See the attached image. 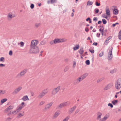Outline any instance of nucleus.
Returning a JSON list of instances; mask_svg holds the SVG:
<instances>
[{
    "mask_svg": "<svg viewBox=\"0 0 121 121\" xmlns=\"http://www.w3.org/2000/svg\"><path fill=\"white\" fill-rule=\"evenodd\" d=\"M39 52V50L38 47L37 46L30 48L29 51L30 53H37Z\"/></svg>",
    "mask_w": 121,
    "mask_h": 121,
    "instance_id": "1",
    "label": "nucleus"
},
{
    "mask_svg": "<svg viewBox=\"0 0 121 121\" xmlns=\"http://www.w3.org/2000/svg\"><path fill=\"white\" fill-rule=\"evenodd\" d=\"M60 86H59L53 88L51 91V94L52 95H55L57 94L60 89Z\"/></svg>",
    "mask_w": 121,
    "mask_h": 121,
    "instance_id": "2",
    "label": "nucleus"
},
{
    "mask_svg": "<svg viewBox=\"0 0 121 121\" xmlns=\"http://www.w3.org/2000/svg\"><path fill=\"white\" fill-rule=\"evenodd\" d=\"M48 89L44 90L37 96V98L39 99H41L43 98L48 92Z\"/></svg>",
    "mask_w": 121,
    "mask_h": 121,
    "instance_id": "3",
    "label": "nucleus"
},
{
    "mask_svg": "<svg viewBox=\"0 0 121 121\" xmlns=\"http://www.w3.org/2000/svg\"><path fill=\"white\" fill-rule=\"evenodd\" d=\"M116 88L118 90L121 87V78L118 79L116 82L115 85Z\"/></svg>",
    "mask_w": 121,
    "mask_h": 121,
    "instance_id": "4",
    "label": "nucleus"
},
{
    "mask_svg": "<svg viewBox=\"0 0 121 121\" xmlns=\"http://www.w3.org/2000/svg\"><path fill=\"white\" fill-rule=\"evenodd\" d=\"M113 47H111L109 49L108 54V59L109 60H111L112 59L113 56L112 54V50Z\"/></svg>",
    "mask_w": 121,
    "mask_h": 121,
    "instance_id": "5",
    "label": "nucleus"
},
{
    "mask_svg": "<svg viewBox=\"0 0 121 121\" xmlns=\"http://www.w3.org/2000/svg\"><path fill=\"white\" fill-rule=\"evenodd\" d=\"M28 70V69H24L21 71L20 73L17 74V77H21L24 76Z\"/></svg>",
    "mask_w": 121,
    "mask_h": 121,
    "instance_id": "6",
    "label": "nucleus"
},
{
    "mask_svg": "<svg viewBox=\"0 0 121 121\" xmlns=\"http://www.w3.org/2000/svg\"><path fill=\"white\" fill-rule=\"evenodd\" d=\"M38 42V41L37 40H32L30 45V48L37 46Z\"/></svg>",
    "mask_w": 121,
    "mask_h": 121,
    "instance_id": "7",
    "label": "nucleus"
},
{
    "mask_svg": "<svg viewBox=\"0 0 121 121\" xmlns=\"http://www.w3.org/2000/svg\"><path fill=\"white\" fill-rule=\"evenodd\" d=\"M67 39H55L56 43L63 42L66 41Z\"/></svg>",
    "mask_w": 121,
    "mask_h": 121,
    "instance_id": "8",
    "label": "nucleus"
},
{
    "mask_svg": "<svg viewBox=\"0 0 121 121\" xmlns=\"http://www.w3.org/2000/svg\"><path fill=\"white\" fill-rule=\"evenodd\" d=\"M22 88L21 86H19L15 89L13 91V94H16L18 93Z\"/></svg>",
    "mask_w": 121,
    "mask_h": 121,
    "instance_id": "9",
    "label": "nucleus"
},
{
    "mask_svg": "<svg viewBox=\"0 0 121 121\" xmlns=\"http://www.w3.org/2000/svg\"><path fill=\"white\" fill-rule=\"evenodd\" d=\"M15 16L12 13H10L8 14L7 18L8 20H11L12 18H13Z\"/></svg>",
    "mask_w": 121,
    "mask_h": 121,
    "instance_id": "10",
    "label": "nucleus"
},
{
    "mask_svg": "<svg viewBox=\"0 0 121 121\" xmlns=\"http://www.w3.org/2000/svg\"><path fill=\"white\" fill-rule=\"evenodd\" d=\"M76 108V106H74L73 107L70 108L68 111L69 114H71L74 111Z\"/></svg>",
    "mask_w": 121,
    "mask_h": 121,
    "instance_id": "11",
    "label": "nucleus"
},
{
    "mask_svg": "<svg viewBox=\"0 0 121 121\" xmlns=\"http://www.w3.org/2000/svg\"><path fill=\"white\" fill-rule=\"evenodd\" d=\"M113 86L112 83H110L108 84L104 88V90H107L108 89L112 87Z\"/></svg>",
    "mask_w": 121,
    "mask_h": 121,
    "instance_id": "12",
    "label": "nucleus"
},
{
    "mask_svg": "<svg viewBox=\"0 0 121 121\" xmlns=\"http://www.w3.org/2000/svg\"><path fill=\"white\" fill-rule=\"evenodd\" d=\"M60 110L57 111L55 113L53 116V118L54 119L56 118L60 114Z\"/></svg>",
    "mask_w": 121,
    "mask_h": 121,
    "instance_id": "13",
    "label": "nucleus"
},
{
    "mask_svg": "<svg viewBox=\"0 0 121 121\" xmlns=\"http://www.w3.org/2000/svg\"><path fill=\"white\" fill-rule=\"evenodd\" d=\"M52 102H51L47 104L45 106V109L46 110L49 109L53 104Z\"/></svg>",
    "mask_w": 121,
    "mask_h": 121,
    "instance_id": "14",
    "label": "nucleus"
},
{
    "mask_svg": "<svg viewBox=\"0 0 121 121\" xmlns=\"http://www.w3.org/2000/svg\"><path fill=\"white\" fill-rule=\"evenodd\" d=\"M102 114L99 112H98L97 113V120H101V116H102Z\"/></svg>",
    "mask_w": 121,
    "mask_h": 121,
    "instance_id": "15",
    "label": "nucleus"
},
{
    "mask_svg": "<svg viewBox=\"0 0 121 121\" xmlns=\"http://www.w3.org/2000/svg\"><path fill=\"white\" fill-rule=\"evenodd\" d=\"M22 99L24 101H26L27 100H29V99L28 98V96L27 95L24 96Z\"/></svg>",
    "mask_w": 121,
    "mask_h": 121,
    "instance_id": "16",
    "label": "nucleus"
},
{
    "mask_svg": "<svg viewBox=\"0 0 121 121\" xmlns=\"http://www.w3.org/2000/svg\"><path fill=\"white\" fill-rule=\"evenodd\" d=\"M62 103L64 107L68 106L70 103V102L69 101L64 102Z\"/></svg>",
    "mask_w": 121,
    "mask_h": 121,
    "instance_id": "17",
    "label": "nucleus"
},
{
    "mask_svg": "<svg viewBox=\"0 0 121 121\" xmlns=\"http://www.w3.org/2000/svg\"><path fill=\"white\" fill-rule=\"evenodd\" d=\"M88 73H86L84 74L83 75H81V77L82 80L85 78L88 75Z\"/></svg>",
    "mask_w": 121,
    "mask_h": 121,
    "instance_id": "18",
    "label": "nucleus"
},
{
    "mask_svg": "<svg viewBox=\"0 0 121 121\" xmlns=\"http://www.w3.org/2000/svg\"><path fill=\"white\" fill-rule=\"evenodd\" d=\"M63 104V103H62L58 105L56 107V109H59L61 108H62L64 107Z\"/></svg>",
    "mask_w": 121,
    "mask_h": 121,
    "instance_id": "19",
    "label": "nucleus"
},
{
    "mask_svg": "<svg viewBox=\"0 0 121 121\" xmlns=\"http://www.w3.org/2000/svg\"><path fill=\"white\" fill-rule=\"evenodd\" d=\"M100 27H101V28L99 29V31L100 33L104 32V27L102 25L100 26Z\"/></svg>",
    "mask_w": 121,
    "mask_h": 121,
    "instance_id": "20",
    "label": "nucleus"
},
{
    "mask_svg": "<svg viewBox=\"0 0 121 121\" xmlns=\"http://www.w3.org/2000/svg\"><path fill=\"white\" fill-rule=\"evenodd\" d=\"M83 49V48H81L78 51V52L80 53L81 55H82L84 52Z\"/></svg>",
    "mask_w": 121,
    "mask_h": 121,
    "instance_id": "21",
    "label": "nucleus"
},
{
    "mask_svg": "<svg viewBox=\"0 0 121 121\" xmlns=\"http://www.w3.org/2000/svg\"><path fill=\"white\" fill-rule=\"evenodd\" d=\"M113 13L114 14L117 15L118 14V10L116 9H114L113 11Z\"/></svg>",
    "mask_w": 121,
    "mask_h": 121,
    "instance_id": "22",
    "label": "nucleus"
},
{
    "mask_svg": "<svg viewBox=\"0 0 121 121\" xmlns=\"http://www.w3.org/2000/svg\"><path fill=\"white\" fill-rule=\"evenodd\" d=\"M106 14L108 15H110V11L109 9H106Z\"/></svg>",
    "mask_w": 121,
    "mask_h": 121,
    "instance_id": "23",
    "label": "nucleus"
},
{
    "mask_svg": "<svg viewBox=\"0 0 121 121\" xmlns=\"http://www.w3.org/2000/svg\"><path fill=\"white\" fill-rule=\"evenodd\" d=\"M23 108L21 106H20L16 110L17 111V112H18L21 110Z\"/></svg>",
    "mask_w": 121,
    "mask_h": 121,
    "instance_id": "24",
    "label": "nucleus"
},
{
    "mask_svg": "<svg viewBox=\"0 0 121 121\" xmlns=\"http://www.w3.org/2000/svg\"><path fill=\"white\" fill-rule=\"evenodd\" d=\"M16 112H17V111L16 110L13 111H10L8 113V115H10Z\"/></svg>",
    "mask_w": 121,
    "mask_h": 121,
    "instance_id": "25",
    "label": "nucleus"
},
{
    "mask_svg": "<svg viewBox=\"0 0 121 121\" xmlns=\"http://www.w3.org/2000/svg\"><path fill=\"white\" fill-rule=\"evenodd\" d=\"M79 44L77 45L76 46L74 47L73 48L74 50L75 51L79 49Z\"/></svg>",
    "mask_w": 121,
    "mask_h": 121,
    "instance_id": "26",
    "label": "nucleus"
},
{
    "mask_svg": "<svg viewBox=\"0 0 121 121\" xmlns=\"http://www.w3.org/2000/svg\"><path fill=\"white\" fill-rule=\"evenodd\" d=\"M7 100V99L6 98L3 99L1 100V103L2 104L3 103L5 102Z\"/></svg>",
    "mask_w": 121,
    "mask_h": 121,
    "instance_id": "27",
    "label": "nucleus"
},
{
    "mask_svg": "<svg viewBox=\"0 0 121 121\" xmlns=\"http://www.w3.org/2000/svg\"><path fill=\"white\" fill-rule=\"evenodd\" d=\"M46 43V41H42L40 42L39 45H44Z\"/></svg>",
    "mask_w": 121,
    "mask_h": 121,
    "instance_id": "28",
    "label": "nucleus"
},
{
    "mask_svg": "<svg viewBox=\"0 0 121 121\" xmlns=\"http://www.w3.org/2000/svg\"><path fill=\"white\" fill-rule=\"evenodd\" d=\"M23 116V114H22L21 113H19L17 116V118H19Z\"/></svg>",
    "mask_w": 121,
    "mask_h": 121,
    "instance_id": "29",
    "label": "nucleus"
},
{
    "mask_svg": "<svg viewBox=\"0 0 121 121\" xmlns=\"http://www.w3.org/2000/svg\"><path fill=\"white\" fill-rule=\"evenodd\" d=\"M80 82L78 78L75 80L74 81V83L75 84H78Z\"/></svg>",
    "mask_w": 121,
    "mask_h": 121,
    "instance_id": "30",
    "label": "nucleus"
},
{
    "mask_svg": "<svg viewBox=\"0 0 121 121\" xmlns=\"http://www.w3.org/2000/svg\"><path fill=\"white\" fill-rule=\"evenodd\" d=\"M14 107V106L13 105H10L9 107H8V108L9 109V110H10L11 109H13Z\"/></svg>",
    "mask_w": 121,
    "mask_h": 121,
    "instance_id": "31",
    "label": "nucleus"
},
{
    "mask_svg": "<svg viewBox=\"0 0 121 121\" xmlns=\"http://www.w3.org/2000/svg\"><path fill=\"white\" fill-rule=\"evenodd\" d=\"M118 102V100H113L112 101V103L114 105H115Z\"/></svg>",
    "mask_w": 121,
    "mask_h": 121,
    "instance_id": "32",
    "label": "nucleus"
},
{
    "mask_svg": "<svg viewBox=\"0 0 121 121\" xmlns=\"http://www.w3.org/2000/svg\"><path fill=\"white\" fill-rule=\"evenodd\" d=\"M116 69H114L112 70H111L110 73H115L116 72Z\"/></svg>",
    "mask_w": 121,
    "mask_h": 121,
    "instance_id": "33",
    "label": "nucleus"
},
{
    "mask_svg": "<svg viewBox=\"0 0 121 121\" xmlns=\"http://www.w3.org/2000/svg\"><path fill=\"white\" fill-rule=\"evenodd\" d=\"M70 116H67L63 120V121H67L69 118Z\"/></svg>",
    "mask_w": 121,
    "mask_h": 121,
    "instance_id": "34",
    "label": "nucleus"
},
{
    "mask_svg": "<svg viewBox=\"0 0 121 121\" xmlns=\"http://www.w3.org/2000/svg\"><path fill=\"white\" fill-rule=\"evenodd\" d=\"M5 93V90H0V95L3 94Z\"/></svg>",
    "mask_w": 121,
    "mask_h": 121,
    "instance_id": "35",
    "label": "nucleus"
},
{
    "mask_svg": "<svg viewBox=\"0 0 121 121\" xmlns=\"http://www.w3.org/2000/svg\"><path fill=\"white\" fill-rule=\"evenodd\" d=\"M119 35L118 36L119 39L121 40V30H120V31L119 32Z\"/></svg>",
    "mask_w": 121,
    "mask_h": 121,
    "instance_id": "36",
    "label": "nucleus"
},
{
    "mask_svg": "<svg viewBox=\"0 0 121 121\" xmlns=\"http://www.w3.org/2000/svg\"><path fill=\"white\" fill-rule=\"evenodd\" d=\"M26 105V104H25L24 103V102H22L20 105L23 108Z\"/></svg>",
    "mask_w": 121,
    "mask_h": 121,
    "instance_id": "37",
    "label": "nucleus"
},
{
    "mask_svg": "<svg viewBox=\"0 0 121 121\" xmlns=\"http://www.w3.org/2000/svg\"><path fill=\"white\" fill-rule=\"evenodd\" d=\"M103 23L104 24H106L107 23V21L105 19H103L102 20Z\"/></svg>",
    "mask_w": 121,
    "mask_h": 121,
    "instance_id": "38",
    "label": "nucleus"
},
{
    "mask_svg": "<svg viewBox=\"0 0 121 121\" xmlns=\"http://www.w3.org/2000/svg\"><path fill=\"white\" fill-rule=\"evenodd\" d=\"M69 69V67L68 66H66L65 67L64 69V71L65 72H66Z\"/></svg>",
    "mask_w": 121,
    "mask_h": 121,
    "instance_id": "39",
    "label": "nucleus"
},
{
    "mask_svg": "<svg viewBox=\"0 0 121 121\" xmlns=\"http://www.w3.org/2000/svg\"><path fill=\"white\" fill-rule=\"evenodd\" d=\"M95 4L97 6H99L100 5V3H99L97 1H96L95 2Z\"/></svg>",
    "mask_w": 121,
    "mask_h": 121,
    "instance_id": "40",
    "label": "nucleus"
},
{
    "mask_svg": "<svg viewBox=\"0 0 121 121\" xmlns=\"http://www.w3.org/2000/svg\"><path fill=\"white\" fill-rule=\"evenodd\" d=\"M86 63L87 65H89L90 64V61L89 60H87L86 61Z\"/></svg>",
    "mask_w": 121,
    "mask_h": 121,
    "instance_id": "41",
    "label": "nucleus"
},
{
    "mask_svg": "<svg viewBox=\"0 0 121 121\" xmlns=\"http://www.w3.org/2000/svg\"><path fill=\"white\" fill-rule=\"evenodd\" d=\"M104 52H101L99 54V56L100 57H101L102 56L104 55Z\"/></svg>",
    "mask_w": 121,
    "mask_h": 121,
    "instance_id": "42",
    "label": "nucleus"
},
{
    "mask_svg": "<svg viewBox=\"0 0 121 121\" xmlns=\"http://www.w3.org/2000/svg\"><path fill=\"white\" fill-rule=\"evenodd\" d=\"M93 2L92 1H89L87 2V4H89V5H91L92 4Z\"/></svg>",
    "mask_w": 121,
    "mask_h": 121,
    "instance_id": "43",
    "label": "nucleus"
},
{
    "mask_svg": "<svg viewBox=\"0 0 121 121\" xmlns=\"http://www.w3.org/2000/svg\"><path fill=\"white\" fill-rule=\"evenodd\" d=\"M107 118L108 117L104 116V117L101 120L103 121H105L107 119Z\"/></svg>",
    "mask_w": 121,
    "mask_h": 121,
    "instance_id": "44",
    "label": "nucleus"
},
{
    "mask_svg": "<svg viewBox=\"0 0 121 121\" xmlns=\"http://www.w3.org/2000/svg\"><path fill=\"white\" fill-rule=\"evenodd\" d=\"M56 0H50V3H51L52 4L54 3H56Z\"/></svg>",
    "mask_w": 121,
    "mask_h": 121,
    "instance_id": "45",
    "label": "nucleus"
},
{
    "mask_svg": "<svg viewBox=\"0 0 121 121\" xmlns=\"http://www.w3.org/2000/svg\"><path fill=\"white\" fill-rule=\"evenodd\" d=\"M54 44H56L55 42V39L53 41H52L50 42V44L52 45Z\"/></svg>",
    "mask_w": 121,
    "mask_h": 121,
    "instance_id": "46",
    "label": "nucleus"
},
{
    "mask_svg": "<svg viewBox=\"0 0 121 121\" xmlns=\"http://www.w3.org/2000/svg\"><path fill=\"white\" fill-rule=\"evenodd\" d=\"M9 111V109L7 108L6 109L4 110V112L5 113H7Z\"/></svg>",
    "mask_w": 121,
    "mask_h": 121,
    "instance_id": "47",
    "label": "nucleus"
},
{
    "mask_svg": "<svg viewBox=\"0 0 121 121\" xmlns=\"http://www.w3.org/2000/svg\"><path fill=\"white\" fill-rule=\"evenodd\" d=\"M40 25V23H36L35 24V26L37 28Z\"/></svg>",
    "mask_w": 121,
    "mask_h": 121,
    "instance_id": "48",
    "label": "nucleus"
},
{
    "mask_svg": "<svg viewBox=\"0 0 121 121\" xmlns=\"http://www.w3.org/2000/svg\"><path fill=\"white\" fill-rule=\"evenodd\" d=\"M108 106H110L111 108H112L113 107V105L112 104L110 103H109L108 104Z\"/></svg>",
    "mask_w": 121,
    "mask_h": 121,
    "instance_id": "49",
    "label": "nucleus"
},
{
    "mask_svg": "<svg viewBox=\"0 0 121 121\" xmlns=\"http://www.w3.org/2000/svg\"><path fill=\"white\" fill-rule=\"evenodd\" d=\"M102 17L103 18H105L106 19H107V16L105 14H104L102 15Z\"/></svg>",
    "mask_w": 121,
    "mask_h": 121,
    "instance_id": "50",
    "label": "nucleus"
},
{
    "mask_svg": "<svg viewBox=\"0 0 121 121\" xmlns=\"http://www.w3.org/2000/svg\"><path fill=\"white\" fill-rule=\"evenodd\" d=\"M99 11V10L98 9H95V13L96 14L98 13Z\"/></svg>",
    "mask_w": 121,
    "mask_h": 121,
    "instance_id": "51",
    "label": "nucleus"
},
{
    "mask_svg": "<svg viewBox=\"0 0 121 121\" xmlns=\"http://www.w3.org/2000/svg\"><path fill=\"white\" fill-rule=\"evenodd\" d=\"M77 78L80 82L82 80L81 76Z\"/></svg>",
    "mask_w": 121,
    "mask_h": 121,
    "instance_id": "52",
    "label": "nucleus"
},
{
    "mask_svg": "<svg viewBox=\"0 0 121 121\" xmlns=\"http://www.w3.org/2000/svg\"><path fill=\"white\" fill-rule=\"evenodd\" d=\"M112 38V37L111 36H109V37H108L107 39V43H108V40Z\"/></svg>",
    "mask_w": 121,
    "mask_h": 121,
    "instance_id": "53",
    "label": "nucleus"
},
{
    "mask_svg": "<svg viewBox=\"0 0 121 121\" xmlns=\"http://www.w3.org/2000/svg\"><path fill=\"white\" fill-rule=\"evenodd\" d=\"M45 103V102L44 101H41L39 104L40 105H41Z\"/></svg>",
    "mask_w": 121,
    "mask_h": 121,
    "instance_id": "54",
    "label": "nucleus"
},
{
    "mask_svg": "<svg viewBox=\"0 0 121 121\" xmlns=\"http://www.w3.org/2000/svg\"><path fill=\"white\" fill-rule=\"evenodd\" d=\"M98 18L97 17H95L93 19V20L94 21L96 22Z\"/></svg>",
    "mask_w": 121,
    "mask_h": 121,
    "instance_id": "55",
    "label": "nucleus"
},
{
    "mask_svg": "<svg viewBox=\"0 0 121 121\" xmlns=\"http://www.w3.org/2000/svg\"><path fill=\"white\" fill-rule=\"evenodd\" d=\"M34 5L33 4H31L30 5V7L31 9H33L34 8Z\"/></svg>",
    "mask_w": 121,
    "mask_h": 121,
    "instance_id": "56",
    "label": "nucleus"
},
{
    "mask_svg": "<svg viewBox=\"0 0 121 121\" xmlns=\"http://www.w3.org/2000/svg\"><path fill=\"white\" fill-rule=\"evenodd\" d=\"M4 57H2L0 58V61H2L3 62H4Z\"/></svg>",
    "mask_w": 121,
    "mask_h": 121,
    "instance_id": "57",
    "label": "nucleus"
},
{
    "mask_svg": "<svg viewBox=\"0 0 121 121\" xmlns=\"http://www.w3.org/2000/svg\"><path fill=\"white\" fill-rule=\"evenodd\" d=\"M9 55L10 56H12V51L11 50L10 51L9 53Z\"/></svg>",
    "mask_w": 121,
    "mask_h": 121,
    "instance_id": "58",
    "label": "nucleus"
},
{
    "mask_svg": "<svg viewBox=\"0 0 121 121\" xmlns=\"http://www.w3.org/2000/svg\"><path fill=\"white\" fill-rule=\"evenodd\" d=\"M89 51L91 53H93L94 52V51L93 49H89Z\"/></svg>",
    "mask_w": 121,
    "mask_h": 121,
    "instance_id": "59",
    "label": "nucleus"
},
{
    "mask_svg": "<svg viewBox=\"0 0 121 121\" xmlns=\"http://www.w3.org/2000/svg\"><path fill=\"white\" fill-rule=\"evenodd\" d=\"M80 110L79 109H77L75 111V114H76L78 113L79 111Z\"/></svg>",
    "mask_w": 121,
    "mask_h": 121,
    "instance_id": "60",
    "label": "nucleus"
},
{
    "mask_svg": "<svg viewBox=\"0 0 121 121\" xmlns=\"http://www.w3.org/2000/svg\"><path fill=\"white\" fill-rule=\"evenodd\" d=\"M85 30L86 32H88L89 31V29L88 28L86 27L85 28Z\"/></svg>",
    "mask_w": 121,
    "mask_h": 121,
    "instance_id": "61",
    "label": "nucleus"
},
{
    "mask_svg": "<svg viewBox=\"0 0 121 121\" xmlns=\"http://www.w3.org/2000/svg\"><path fill=\"white\" fill-rule=\"evenodd\" d=\"M21 46H23L24 44V43L22 42H21L20 43Z\"/></svg>",
    "mask_w": 121,
    "mask_h": 121,
    "instance_id": "62",
    "label": "nucleus"
},
{
    "mask_svg": "<svg viewBox=\"0 0 121 121\" xmlns=\"http://www.w3.org/2000/svg\"><path fill=\"white\" fill-rule=\"evenodd\" d=\"M100 35V33H97V36L98 37H99Z\"/></svg>",
    "mask_w": 121,
    "mask_h": 121,
    "instance_id": "63",
    "label": "nucleus"
},
{
    "mask_svg": "<svg viewBox=\"0 0 121 121\" xmlns=\"http://www.w3.org/2000/svg\"><path fill=\"white\" fill-rule=\"evenodd\" d=\"M11 118L10 117H8L7 118V121H10Z\"/></svg>",
    "mask_w": 121,
    "mask_h": 121,
    "instance_id": "64",
    "label": "nucleus"
}]
</instances>
